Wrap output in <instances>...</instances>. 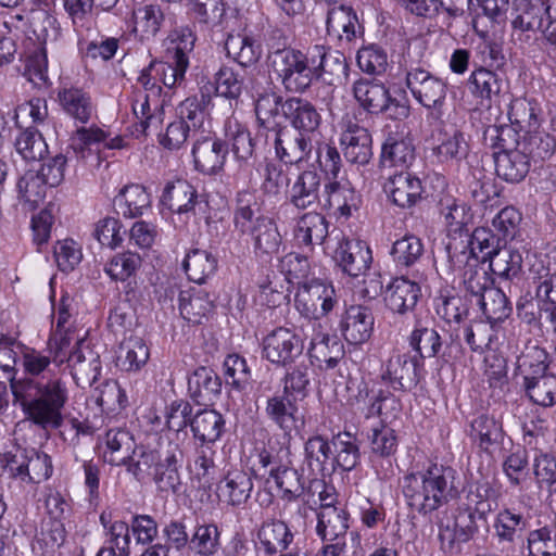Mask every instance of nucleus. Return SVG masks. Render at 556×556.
<instances>
[{
	"instance_id": "1",
	"label": "nucleus",
	"mask_w": 556,
	"mask_h": 556,
	"mask_svg": "<svg viewBox=\"0 0 556 556\" xmlns=\"http://www.w3.org/2000/svg\"><path fill=\"white\" fill-rule=\"evenodd\" d=\"M16 357L13 349L0 348V370L9 381L13 406L40 430L59 429L50 400L60 391V384L54 379H43V374L50 371L52 359L33 346L21 344L23 376L17 378Z\"/></svg>"
},
{
	"instance_id": "2",
	"label": "nucleus",
	"mask_w": 556,
	"mask_h": 556,
	"mask_svg": "<svg viewBox=\"0 0 556 556\" xmlns=\"http://www.w3.org/2000/svg\"><path fill=\"white\" fill-rule=\"evenodd\" d=\"M457 480V471L453 467L431 464L425 470L403 478V494L412 509L428 515L458 496Z\"/></svg>"
},
{
	"instance_id": "3",
	"label": "nucleus",
	"mask_w": 556,
	"mask_h": 556,
	"mask_svg": "<svg viewBox=\"0 0 556 556\" xmlns=\"http://www.w3.org/2000/svg\"><path fill=\"white\" fill-rule=\"evenodd\" d=\"M258 126L264 130H279L283 118L301 134L314 136L319 132L321 114L307 99L282 96L274 90L260 93L255 100Z\"/></svg>"
},
{
	"instance_id": "4",
	"label": "nucleus",
	"mask_w": 556,
	"mask_h": 556,
	"mask_svg": "<svg viewBox=\"0 0 556 556\" xmlns=\"http://www.w3.org/2000/svg\"><path fill=\"white\" fill-rule=\"evenodd\" d=\"M267 64L270 73L280 81L286 91L304 93L315 76L314 54L311 47L306 52L287 48V39L280 30H274L267 40Z\"/></svg>"
},
{
	"instance_id": "5",
	"label": "nucleus",
	"mask_w": 556,
	"mask_h": 556,
	"mask_svg": "<svg viewBox=\"0 0 556 556\" xmlns=\"http://www.w3.org/2000/svg\"><path fill=\"white\" fill-rule=\"evenodd\" d=\"M77 340H84L75 334V330L72 328L54 329L48 340L47 350H38L43 355L52 359L50 364L49 372L43 374V379H54L60 384V391L55 393V397L51 401V407L53 409L56 425L60 428L63 425V410L70 401V387L64 375L61 372L60 367L65 361L66 355L77 348Z\"/></svg>"
},
{
	"instance_id": "6",
	"label": "nucleus",
	"mask_w": 556,
	"mask_h": 556,
	"mask_svg": "<svg viewBox=\"0 0 556 556\" xmlns=\"http://www.w3.org/2000/svg\"><path fill=\"white\" fill-rule=\"evenodd\" d=\"M242 202V200L239 201V207L233 215L236 230L252 238L257 256L277 253L282 238L276 223L264 215L255 216L252 205Z\"/></svg>"
},
{
	"instance_id": "7",
	"label": "nucleus",
	"mask_w": 556,
	"mask_h": 556,
	"mask_svg": "<svg viewBox=\"0 0 556 556\" xmlns=\"http://www.w3.org/2000/svg\"><path fill=\"white\" fill-rule=\"evenodd\" d=\"M304 342L294 330L276 327L262 340V355L276 366L291 367L303 358Z\"/></svg>"
},
{
	"instance_id": "8",
	"label": "nucleus",
	"mask_w": 556,
	"mask_h": 556,
	"mask_svg": "<svg viewBox=\"0 0 556 556\" xmlns=\"http://www.w3.org/2000/svg\"><path fill=\"white\" fill-rule=\"evenodd\" d=\"M404 70L406 87L415 100L427 109H433L440 116L446 98V84L425 68L405 65Z\"/></svg>"
},
{
	"instance_id": "9",
	"label": "nucleus",
	"mask_w": 556,
	"mask_h": 556,
	"mask_svg": "<svg viewBox=\"0 0 556 556\" xmlns=\"http://www.w3.org/2000/svg\"><path fill=\"white\" fill-rule=\"evenodd\" d=\"M294 302L301 315L319 319L328 315L337 304L336 291L331 285L312 279L299 287Z\"/></svg>"
},
{
	"instance_id": "10",
	"label": "nucleus",
	"mask_w": 556,
	"mask_h": 556,
	"mask_svg": "<svg viewBox=\"0 0 556 556\" xmlns=\"http://www.w3.org/2000/svg\"><path fill=\"white\" fill-rule=\"evenodd\" d=\"M421 357L409 353H396L387 361L381 379L393 390L412 391L420 380Z\"/></svg>"
},
{
	"instance_id": "11",
	"label": "nucleus",
	"mask_w": 556,
	"mask_h": 556,
	"mask_svg": "<svg viewBox=\"0 0 556 556\" xmlns=\"http://www.w3.org/2000/svg\"><path fill=\"white\" fill-rule=\"evenodd\" d=\"M543 0H514L511 36L519 42L530 43L543 29Z\"/></svg>"
},
{
	"instance_id": "12",
	"label": "nucleus",
	"mask_w": 556,
	"mask_h": 556,
	"mask_svg": "<svg viewBox=\"0 0 556 556\" xmlns=\"http://www.w3.org/2000/svg\"><path fill=\"white\" fill-rule=\"evenodd\" d=\"M480 263L472 247L464 240L451 239L443 252L435 258V268L441 277L447 279L462 277V274Z\"/></svg>"
},
{
	"instance_id": "13",
	"label": "nucleus",
	"mask_w": 556,
	"mask_h": 556,
	"mask_svg": "<svg viewBox=\"0 0 556 556\" xmlns=\"http://www.w3.org/2000/svg\"><path fill=\"white\" fill-rule=\"evenodd\" d=\"M340 146L351 164L366 165L372 157V139L369 131L350 117L341 123Z\"/></svg>"
},
{
	"instance_id": "14",
	"label": "nucleus",
	"mask_w": 556,
	"mask_h": 556,
	"mask_svg": "<svg viewBox=\"0 0 556 556\" xmlns=\"http://www.w3.org/2000/svg\"><path fill=\"white\" fill-rule=\"evenodd\" d=\"M162 202L173 212L181 215L204 213L207 201L195 188L185 179L170 181L164 188Z\"/></svg>"
},
{
	"instance_id": "15",
	"label": "nucleus",
	"mask_w": 556,
	"mask_h": 556,
	"mask_svg": "<svg viewBox=\"0 0 556 556\" xmlns=\"http://www.w3.org/2000/svg\"><path fill=\"white\" fill-rule=\"evenodd\" d=\"M334 260L343 273L350 277L364 276L372 263V254L369 245L362 240L344 239L336 252Z\"/></svg>"
},
{
	"instance_id": "16",
	"label": "nucleus",
	"mask_w": 556,
	"mask_h": 556,
	"mask_svg": "<svg viewBox=\"0 0 556 556\" xmlns=\"http://www.w3.org/2000/svg\"><path fill=\"white\" fill-rule=\"evenodd\" d=\"M66 361L77 386L85 388L96 383L101 374L100 355L86 340H77V348L70 352Z\"/></svg>"
},
{
	"instance_id": "17",
	"label": "nucleus",
	"mask_w": 556,
	"mask_h": 556,
	"mask_svg": "<svg viewBox=\"0 0 556 556\" xmlns=\"http://www.w3.org/2000/svg\"><path fill=\"white\" fill-rule=\"evenodd\" d=\"M468 88L481 105L488 106L500 104L508 90L507 81L503 76L484 67L477 68L470 74Z\"/></svg>"
},
{
	"instance_id": "18",
	"label": "nucleus",
	"mask_w": 556,
	"mask_h": 556,
	"mask_svg": "<svg viewBox=\"0 0 556 556\" xmlns=\"http://www.w3.org/2000/svg\"><path fill=\"white\" fill-rule=\"evenodd\" d=\"M192 155L195 167L204 174H215L225 164L228 148L224 141L201 131L194 137Z\"/></svg>"
},
{
	"instance_id": "19",
	"label": "nucleus",
	"mask_w": 556,
	"mask_h": 556,
	"mask_svg": "<svg viewBox=\"0 0 556 556\" xmlns=\"http://www.w3.org/2000/svg\"><path fill=\"white\" fill-rule=\"evenodd\" d=\"M274 135V146L277 157L285 164H299L307 161L313 150L312 136L290 134L280 126L279 130H268Z\"/></svg>"
},
{
	"instance_id": "20",
	"label": "nucleus",
	"mask_w": 556,
	"mask_h": 556,
	"mask_svg": "<svg viewBox=\"0 0 556 556\" xmlns=\"http://www.w3.org/2000/svg\"><path fill=\"white\" fill-rule=\"evenodd\" d=\"M289 201L299 210L321 207V176L315 170L300 173L289 191Z\"/></svg>"
},
{
	"instance_id": "21",
	"label": "nucleus",
	"mask_w": 556,
	"mask_h": 556,
	"mask_svg": "<svg viewBox=\"0 0 556 556\" xmlns=\"http://www.w3.org/2000/svg\"><path fill=\"white\" fill-rule=\"evenodd\" d=\"M384 191L395 205L408 208L421 199L424 188L418 177L413 176L408 172L401 170L387 180Z\"/></svg>"
},
{
	"instance_id": "22",
	"label": "nucleus",
	"mask_w": 556,
	"mask_h": 556,
	"mask_svg": "<svg viewBox=\"0 0 556 556\" xmlns=\"http://www.w3.org/2000/svg\"><path fill=\"white\" fill-rule=\"evenodd\" d=\"M361 203V195L346 181L329 180L324 186L321 208H332L340 216L349 217Z\"/></svg>"
},
{
	"instance_id": "23",
	"label": "nucleus",
	"mask_w": 556,
	"mask_h": 556,
	"mask_svg": "<svg viewBox=\"0 0 556 556\" xmlns=\"http://www.w3.org/2000/svg\"><path fill=\"white\" fill-rule=\"evenodd\" d=\"M265 413L285 434L290 435L303 426V417L299 414L298 405L287 393L274 395L267 400Z\"/></svg>"
},
{
	"instance_id": "24",
	"label": "nucleus",
	"mask_w": 556,
	"mask_h": 556,
	"mask_svg": "<svg viewBox=\"0 0 556 556\" xmlns=\"http://www.w3.org/2000/svg\"><path fill=\"white\" fill-rule=\"evenodd\" d=\"M357 389L356 402L364 405L368 404L367 417L377 415L384 419L395 418L402 410L401 401L388 391L374 392L365 381H362Z\"/></svg>"
},
{
	"instance_id": "25",
	"label": "nucleus",
	"mask_w": 556,
	"mask_h": 556,
	"mask_svg": "<svg viewBox=\"0 0 556 556\" xmlns=\"http://www.w3.org/2000/svg\"><path fill=\"white\" fill-rule=\"evenodd\" d=\"M220 392V377L210 367H199L188 377V394L198 405L213 404Z\"/></svg>"
},
{
	"instance_id": "26",
	"label": "nucleus",
	"mask_w": 556,
	"mask_h": 556,
	"mask_svg": "<svg viewBox=\"0 0 556 556\" xmlns=\"http://www.w3.org/2000/svg\"><path fill=\"white\" fill-rule=\"evenodd\" d=\"M374 321L370 308L362 305L350 306L341 323L345 340L351 344H362L368 341L374 330Z\"/></svg>"
},
{
	"instance_id": "27",
	"label": "nucleus",
	"mask_w": 556,
	"mask_h": 556,
	"mask_svg": "<svg viewBox=\"0 0 556 556\" xmlns=\"http://www.w3.org/2000/svg\"><path fill=\"white\" fill-rule=\"evenodd\" d=\"M352 92L359 106L369 114L388 110L390 91L382 83L361 78L353 84Z\"/></svg>"
},
{
	"instance_id": "28",
	"label": "nucleus",
	"mask_w": 556,
	"mask_h": 556,
	"mask_svg": "<svg viewBox=\"0 0 556 556\" xmlns=\"http://www.w3.org/2000/svg\"><path fill=\"white\" fill-rule=\"evenodd\" d=\"M420 296V287L415 281L405 277H396L384 291L387 307L397 314L412 311Z\"/></svg>"
},
{
	"instance_id": "29",
	"label": "nucleus",
	"mask_w": 556,
	"mask_h": 556,
	"mask_svg": "<svg viewBox=\"0 0 556 556\" xmlns=\"http://www.w3.org/2000/svg\"><path fill=\"white\" fill-rule=\"evenodd\" d=\"M495 172L507 182H519L530 170V156L520 147L505 152H494Z\"/></svg>"
},
{
	"instance_id": "30",
	"label": "nucleus",
	"mask_w": 556,
	"mask_h": 556,
	"mask_svg": "<svg viewBox=\"0 0 556 556\" xmlns=\"http://www.w3.org/2000/svg\"><path fill=\"white\" fill-rule=\"evenodd\" d=\"M314 54L316 78L328 77L330 81H341L348 76L349 65L345 55L338 50H329L325 46L311 47Z\"/></svg>"
},
{
	"instance_id": "31",
	"label": "nucleus",
	"mask_w": 556,
	"mask_h": 556,
	"mask_svg": "<svg viewBox=\"0 0 556 556\" xmlns=\"http://www.w3.org/2000/svg\"><path fill=\"white\" fill-rule=\"evenodd\" d=\"M415 160V148L412 141L396 134H389L381 147L380 165L382 167L407 168Z\"/></svg>"
},
{
	"instance_id": "32",
	"label": "nucleus",
	"mask_w": 556,
	"mask_h": 556,
	"mask_svg": "<svg viewBox=\"0 0 556 556\" xmlns=\"http://www.w3.org/2000/svg\"><path fill=\"white\" fill-rule=\"evenodd\" d=\"M357 16L353 9L342 2L327 12L326 30L332 40L352 41L356 37Z\"/></svg>"
},
{
	"instance_id": "33",
	"label": "nucleus",
	"mask_w": 556,
	"mask_h": 556,
	"mask_svg": "<svg viewBox=\"0 0 556 556\" xmlns=\"http://www.w3.org/2000/svg\"><path fill=\"white\" fill-rule=\"evenodd\" d=\"M350 514L344 507L318 510L316 533L323 542H346Z\"/></svg>"
},
{
	"instance_id": "34",
	"label": "nucleus",
	"mask_w": 556,
	"mask_h": 556,
	"mask_svg": "<svg viewBox=\"0 0 556 556\" xmlns=\"http://www.w3.org/2000/svg\"><path fill=\"white\" fill-rule=\"evenodd\" d=\"M213 308L214 301L204 288L191 287L179 293V311L189 323L200 324Z\"/></svg>"
},
{
	"instance_id": "35",
	"label": "nucleus",
	"mask_w": 556,
	"mask_h": 556,
	"mask_svg": "<svg viewBox=\"0 0 556 556\" xmlns=\"http://www.w3.org/2000/svg\"><path fill=\"white\" fill-rule=\"evenodd\" d=\"M190 428L193 438L200 444L212 445L218 441L225 431V419L223 415L215 409H200L190 419Z\"/></svg>"
},
{
	"instance_id": "36",
	"label": "nucleus",
	"mask_w": 556,
	"mask_h": 556,
	"mask_svg": "<svg viewBox=\"0 0 556 556\" xmlns=\"http://www.w3.org/2000/svg\"><path fill=\"white\" fill-rule=\"evenodd\" d=\"M58 101L70 117L81 124L88 123L94 112L90 94L81 88L65 87L60 89Z\"/></svg>"
},
{
	"instance_id": "37",
	"label": "nucleus",
	"mask_w": 556,
	"mask_h": 556,
	"mask_svg": "<svg viewBox=\"0 0 556 556\" xmlns=\"http://www.w3.org/2000/svg\"><path fill=\"white\" fill-rule=\"evenodd\" d=\"M402 5L410 14L434 20L441 14L444 15V24L452 26L454 20L462 17V10L454 5V1L444 0H401Z\"/></svg>"
},
{
	"instance_id": "38",
	"label": "nucleus",
	"mask_w": 556,
	"mask_h": 556,
	"mask_svg": "<svg viewBox=\"0 0 556 556\" xmlns=\"http://www.w3.org/2000/svg\"><path fill=\"white\" fill-rule=\"evenodd\" d=\"M218 496L232 506L244 504L253 490L251 476L239 469L227 472L218 485Z\"/></svg>"
},
{
	"instance_id": "39",
	"label": "nucleus",
	"mask_w": 556,
	"mask_h": 556,
	"mask_svg": "<svg viewBox=\"0 0 556 556\" xmlns=\"http://www.w3.org/2000/svg\"><path fill=\"white\" fill-rule=\"evenodd\" d=\"M424 251L421 239L415 235L406 233L393 242L390 255L395 267L403 271L414 268L420 262Z\"/></svg>"
},
{
	"instance_id": "40",
	"label": "nucleus",
	"mask_w": 556,
	"mask_h": 556,
	"mask_svg": "<svg viewBox=\"0 0 556 556\" xmlns=\"http://www.w3.org/2000/svg\"><path fill=\"white\" fill-rule=\"evenodd\" d=\"M328 236V222L317 211L303 214L294 230V237L301 245L321 244Z\"/></svg>"
},
{
	"instance_id": "41",
	"label": "nucleus",
	"mask_w": 556,
	"mask_h": 556,
	"mask_svg": "<svg viewBox=\"0 0 556 556\" xmlns=\"http://www.w3.org/2000/svg\"><path fill=\"white\" fill-rule=\"evenodd\" d=\"M308 353L311 358L325 363L326 369H332L344 357L345 351L337 336L316 333L312 338Z\"/></svg>"
},
{
	"instance_id": "42",
	"label": "nucleus",
	"mask_w": 556,
	"mask_h": 556,
	"mask_svg": "<svg viewBox=\"0 0 556 556\" xmlns=\"http://www.w3.org/2000/svg\"><path fill=\"white\" fill-rule=\"evenodd\" d=\"M65 540L64 523L60 519L49 518L42 522L40 532L33 542V551L41 556H54Z\"/></svg>"
},
{
	"instance_id": "43",
	"label": "nucleus",
	"mask_w": 556,
	"mask_h": 556,
	"mask_svg": "<svg viewBox=\"0 0 556 556\" xmlns=\"http://www.w3.org/2000/svg\"><path fill=\"white\" fill-rule=\"evenodd\" d=\"M261 548L267 555L280 553L289 546L293 540V534L286 522L271 520L264 522L257 532Z\"/></svg>"
},
{
	"instance_id": "44",
	"label": "nucleus",
	"mask_w": 556,
	"mask_h": 556,
	"mask_svg": "<svg viewBox=\"0 0 556 556\" xmlns=\"http://www.w3.org/2000/svg\"><path fill=\"white\" fill-rule=\"evenodd\" d=\"M225 49L227 55L243 67L255 64L262 55L257 41L243 34H229L225 41Z\"/></svg>"
},
{
	"instance_id": "45",
	"label": "nucleus",
	"mask_w": 556,
	"mask_h": 556,
	"mask_svg": "<svg viewBox=\"0 0 556 556\" xmlns=\"http://www.w3.org/2000/svg\"><path fill=\"white\" fill-rule=\"evenodd\" d=\"M547 368L548 354L536 344H527L517 358L516 370L523 382L546 375Z\"/></svg>"
},
{
	"instance_id": "46",
	"label": "nucleus",
	"mask_w": 556,
	"mask_h": 556,
	"mask_svg": "<svg viewBox=\"0 0 556 556\" xmlns=\"http://www.w3.org/2000/svg\"><path fill=\"white\" fill-rule=\"evenodd\" d=\"M439 213L450 232H460L471 222L470 207L452 195H443L438 202Z\"/></svg>"
},
{
	"instance_id": "47",
	"label": "nucleus",
	"mask_w": 556,
	"mask_h": 556,
	"mask_svg": "<svg viewBox=\"0 0 556 556\" xmlns=\"http://www.w3.org/2000/svg\"><path fill=\"white\" fill-rule=\"evenodd\" d=\"M18 23H23L24 26L29 24L23 30L30 29L38 40L47 41L50 38L55 39L58 36L56 18L46 10H31L27 22H24V16L21 14L12 15L10 21L7 22V24H11L15 28H21Z\"/></svg>"
},
{
	"instance_id": "48",
	"label": "nucleus",
	"mask_w": 556,
	"mask_h": 556,
	"mask_svg": "<svg viewBox=\"0 0 556 556\" xmlns=\"http://www.w3.org/2000/svg\"><path fill=\"white\" fill-rule=\"evenodd\" d=\"M106 462L114 466L126 465L130 454H135L132 435L124 429H110L105 434Z\"/></svg>"
},
{
	"instance_id": "49",
	"label": "nucleus",
	"mask_w": 556,
	"mask_h": 556,
	"mask_svg": "<svg viewBox=\"0 0 556 556\" xmlns=\"http://www.w3.org/2000/svg\"><path fill=\"white\" fill-rule=\"evenodd\" d=\"M117 212L126 218L141 216L150 206L149 193L140 185H129L121 190L114 201Z\"/></svg>"
},
{
	"instance_id": "50",
	"label": "nucleus",
	"mask_w": 556,
	"mask_h": 556,
	"mask_svg": "<svg viewBox=\"0 0 556 556\" xmlns=\"http://www.w3.org/2000/svg\"><path fill=\"white\" fill-rule=\"evenodd\" d=\"M134 31L140 40L154 38L165 23V14L157 4H144L134 11Z\"/></svg>"
},
{
	"instance_id": "51",
	"label": "nucleus",
	"mask_w": 556,
	"mask_h": 556,
	"mask_svg": "<svg viewBox=\"0 0 556 556\" xmlns=\"http://www.w3.org/2000/svg\"><path fill=\"white\" fill-rule=\"evenodd\" d=\"M132 112L138 119L137 126L139 131L143 135L148 130H157L162 122L160 110L162 105L155 109L153 104V97L144 91H135L132 100Z\"/></svg>"
},
{
	"instance_id": "52",
	"label": "nucleus",
	"mask_w": 556,
	"mask_h": 556,
	"mask_svg": "<svg viewBox=\"0 0 556 556\" xmlns=\"http://www.w3.org/2000/svg\"><path fill=\"white\" fill-rule=\"evenodd\" d=\"M182 266L188 278L201 285L215 273L217 260L206 250L193 249L187 253Z\"/></svg>"
},
{
	"instance_id": "53",
	"label": "nucleus",
	"mask_w": 556,
	"mask_h": 556,
	"mask_svg": "<svg viewBox=\"0 0 556 556\" xmlns=\"http://www.w3.org/2000/svg\"><path fill=\"white\" fill-rule=\"evenodd\" d=\"M149 355L142 338L129 337L119 345L117 365L125 371H137L147 363Z\"/></svg>"
},
{
	"instance_id": "54",
	"label": "nucleus",
	"mask_w": 556,
	"mask_h": 556,
	"mask_svg": "<svg viewBox=\"0 0 556 556\" xmlns=\"http://www.w3.org/2000/svg\"><path fill=\"white\" fill-rule=\"evenodd\" d=\"M490 253V269L494 275L505 279H513L520 274L522 255L519 251L510 247H503Z\"/></svg>"
},
{
	"instance_id": "55",
	"label": "nucleus",
	"mask_w": 556,
	"mask_h": 556,
	"mask_svg": "<svg viewBox=\"0 0 556 556\" xmlns=\"http://www.w3.org/2000/svg\"><path fill=\"white\" fill-rule=\"evenodd\" d=\"M215 451L212 445L199 444L195 446L193 458L188 463V470L192 480H197L199 488L206 489L212 484Z\"/></svg>"
},
{
	"instance_id": "56",
	"label": "nucleus",
	"mask_w": 556,
	"mask_h": 556,
	"mask_svg": "<svg viewBox=\"0 0 556 556\" xmlns=\"http://www.w3.org/2000/svg\"><path fill=\"white\" fill-rule=\"evenodd\" d=\"M210 101L204 93L191 96L181 101L176 108V115L179 122H184L192 129V137L201 134L205 119L204 106Z\"/></svg>"
},
{
	"instance_id": "57",
	"label": "nucleus",
	"mask_w": 556,
	"mask_h": 556,
	"mask_svg": "<svg viewBox=\"0 0 556 556\" xmlns=\"http://www.w3.org/2000/svg\"><path fill=\"white\" fill-rule=\"evenodd\" d=\"M334 462L343 471L353 470L361 460L357 439L350 432H340L332 438Z\"/></svg>"
},
{
	"instance_id": "58",
	"label": "nucleus",
	"mask_w": 556,
	"mask_h": 556,
	"mask_svg": "<svg viewBox=\"0 0 556 556\" xmlns=\"http://www.w3.org/2000/svg\"><path fill=\"white\" fill-rule=\"evenodd\" d=\"M483 315L490 323L503 321L509 317L513 307L506 294L496 287H491L478 300Z\"/></svg>"
},
{
	"instance_id": "59",
	"label": "nucleus",
	"mask_w": 556,
	"mask_h": 556,
	"mask_svg": "<svg viewBox=\"0 0 556 556\" xmlns=\"http://www.w3.org/2000/svg\"><path fill=\"white\" fill-rule=\"evenodd\" d=\"M16 152L25 161H40L48 153V144L42 135L33 127L20 131L14 141Z\"/></svg>"
},
{
	"instance_id": "60",
	"label": "nucleus",
	"mask_w": 556,
	"mask_h": 556,
	"mask_svg": "<svg viewBox=\"0 0 556 556\" xmlns=\"http://www.w3.org/2000/svg\"><path fill=\"white\" fill-rule=\"evenodd\" d=\"M409 345L422 361L425 357H435L439 355L442 349V340L434 328L418 323L409 336Z\"/></svg>"
},
{
	"instance_id": "61",
	"label": "nucleus",
	"mask_w": 556,
	"mask_h": 556,
	"mask_svg": "<svg viewBox=\"0 0 556 556\" xmlns=\"http://www.w3.org/2000/svg\"><path fill=\"white\" fill-rule=\"evenodd\" d=\"M47 184L36 172H26L17 181L18 198L28 210H35L46 197Z\"/></svg>"
},
{
	"instance_id": "62",
	"label": "nucleus",
	"mask_w": 556,
	"mask_h": 556,
	"mask_svg": "<svg viewBox=\"0 0 556 556\" xmlns=\"http://www.w3.org/2000/svg\"><path fill=\"white\" fill-rule=\"evenodd\" d=\"M470 435L480 448L489 451L500 443L503 437L502 425L492 416L480 415L471 422Z\"/></svg>"
},
{
	"instance_id": "63",
	"label": "nucleus",
	"mask_w": 556,
	"mask_h": 556,
	"mask_svg": "<svg viewBox=\"0 0 556 556\" xmlns=\"http://www.w3.org/2000/svg\"><path fill=\"white\" fill-rule=\"evenodd\" d=\"M523 387L529 399L541 406L549 407L556 404V376L544 375L531 381H525Z\"/></svg>"
},
{
	"instance_id": "64",
	"label": "nucleus",
	"mask_w": 556,
	"mask_h": 556,
	"mask_svg": "<svg viewBox=\"0 0 556 556\" xmlns=\"http://www.w3.org/2000/svg\"><path fill=\"white\" fill-rule=\"evenodd\" d=\"M529 556L556 555V525H546L529 532L527 538Z\"/></svg>"
}]
</instances>
